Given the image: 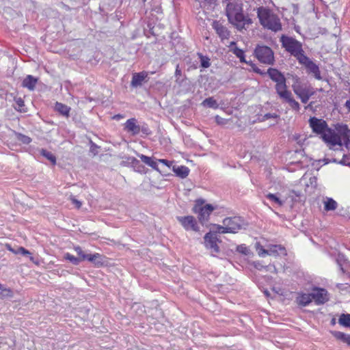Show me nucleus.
Returning a JSON list of instances; mask_svg holds the SVG:
<instances>
[{
	"mask_svg": "<svg viewBox=\"0 0 350 350\" xmlns=\"http://www.w3.org/2000/svg\"><path fill=\"white\" fill-rule=\"evenodd\" d=\"M293 90L295 94L299 96L303 103H308L310 98L314 94L313 91L307 88H303L301 87H294Z\"/></svg>",
	"mask_w": 350,
	"mask_h": 350,
	"instance_id": "f3484780",
	"label": "nucleus"
},
{
	"mask_svg": "<svg viewBox=\"0 0 350 350\" xmlns=\"http://www.w3.org/2000/svg\"><path fill=\"white\" fill-rule=\"evenodd\" d=\"M336 286H337L339 289H342L343 284H338L336 285Z\"/></svg>",
	"mask_w": 350,
	"mask_h": 350,
	"instance_id": "774afa93",
	"label": "nucleus"
},
{
	"mask_svg": "<svg viewBox=\"0 0 350 350\" xmlns=\"http://www.w3.org/2000/svg\"><path fill=\"white\" fill-rule=\"evenodd\" d=\"M38 82V79L32 75H27L23 81L22 86L29 90H33Z\"/></svg>",
	"mask_w": 350,
	"mask_h": 350,
	"instance_id": "4be33fe9",
	"label": "nucleus"
},
{
	"mask_svg": "<svg viewBox=\"0 0 350 350\" xmlns=\"http://www.w3.org/2000/svg\"><path fill=\"white\" fill-rule=\"evenodd\" d=\"M92 258V254H85V256H83V260H88L89 262L91 261Z\"/></svg>",
	"mask_w": 350,
	"mask_h": 350,
	"instance_id": "5fc2aeb1",
	"label": "nucleus"
},
{
	"mask_svg": "<svg viewBox=\"0 0 350 350\" xmlns=\"http://www.w3.org/2000/svg\"><path fill=\"white\" fill-rule=\"evenodd\" d=\"M345 106L350 111V100H347L345 104Z\"/></svg>",
	"mask_w": 350,
	"mask_h": 350,
	"instance_id": "0e129e2a",
	"label": "nucleus"
},
{
	"mask_svg": "<svg viewBox=\"0 0 350 350\" xmlns=\"http://www.w3.org/2000/svg\"><path fill=\"white\" fill-rule=\"evenodd\" d=\"M344 144L347 149L350 150V138L344 139Z\"/></svg>",
	"mask_w": 350,
	"mask_h": 350,
	"instance_id": "4d7b16f0",
	"label": "nucleus"
},
{
	"mask_svg": "<svg viewBox=\"0 0 350 350\" xmlns=\"http://www.w3.org/2000/svg\"><path fill=\"white\" fill-rule=\"evenodd\" d=\"M142 132L145 135H150L152 134L149 126L147 124L143 123L142 125L139 124V133Z\"/></svg>",
	"mask_w": 350,
	"mask_h": 350,
	"instance_id": "37998d69",
	"label": "nucleus"
},
{
	"mask_svg": "<svg viewBox=\"0 0 350 350\" xmlns=\"http://www.w3.org/2000/svg\"><path fill=\"white\" fill-rule=\"evenodd\" d=\"M173 172L176 175L181 178H186L189 174V169L185 165H174L172 167Z\"/></svg>",
	"mask_w": 350,
	"mask_h": 350,
	"instance_id": "412c9836",
	"label": "nucleus"
},
{
	"mask_svg": "<svg viewBox=\"0 0 350 350\" xmlns=\"http://www.w3.org/2000/svg\"><path fill=\"white\" fill-rule=\"evenodd\" d=\"M123 118H124L123 115L118 113V114L115 115L113 117V119L116 120H120V119H122Z\"/></svg>",
	"mask_w": 350,
	"mask_h": 350,
	"instance_id": "680f3d73",
	"label": "nucleus"
},
{
	"mask_svg": "<svg viewBox=\"0 0 350 350\" xmlns=\"http://www.w3.org/2000/svg\"><path fill=\"white\" fill-rule=\"evenodd\" d=\"M309 124L312 131L321 136L329 129L325 120L316 117H311L309 119Z\"/></svg>",
	"mask_w": 350,
	"mask_h": 350,
	"instance_id": "9b49d317",
	"label": "nucleus"
},
{
	"mask_svg": "<svg viewBox=\"0 0 350 350\" xmlns=\"http://www.w3.org/2000/svg\"><path fill=\"white\" fill-rule=\"evenodd\" d=\"M215 120H216V122H217L218 124H221V120H222V118H220L219 116H217L215 117Z\"/></svg>",
	"mask_w": 350,
	"mask_h": 350,
	"instance_id": "69168bd1",
	"label": "nucleus"
},
{
	"mask_svg": "<svg viewBox=\"0 0 350 350\" xmlns=\"http://www.w3.org/2000/svg\"><path fill=\"white\" fill-rule=\"evenodd\" d=\"M64 258L70 261L74 265H78L81 262V259L79 258L75 257L70 253L65 254Z\"/></svg>",
	"mask_w": 350,
	"mask_h": 350,
	"instance_id": "58836bf2",
	"label": "nucleus"
},
{
	"mask_svg": "<svg viewBox=\"0 0 350 350\" xmlns=\"http://www.w3.org/2000/svg\"><path fill=\"white\" fill-rule=\"evenodd\" d=\"M255 267L258 269V270H261L264 267L262 265H261L259 262H256L255 263Z\"/></svg>",
	"mask_w": 350,
	"mask_h": 350,
	"instance_id": "e2e57ef3",
	"label": "nucleus"
},
{
	"mask_svg": "<svg viewBox=\"0 0 350 350\" xmlns=\"http://www.w3.org/2000/svg\"><path fill=\"white\" fill-rule=\"evenodd\" d=\"M132 161L131 167L134 169L135 171L144 173L145 171V167L140 163L139 160L137 159H131Z\"/></svg>",
	"mask_w": 350,
	"mask_h": 350,
	"instance_id": "2f4dec72",
	"label": "nucleus"
},
{
	"mask_svg": "<svg viewBox=\"0 0 350 350\" xmlns=\"http://www.w3.org/2000/svg\"><path fill=\"white\" fill-rule=\"evenodd\" d=\"M299 63L304 65L306 68L307 72L312 75L316 79H322L319 66L313 62L308 56L306 55L304 57H302V59Z\"/></svg>",
	"mask_w": 350,
	"mask_h": 350,
	"instance_id": "9d476101",
	"label": "nucleus"
},
{
	"mask_svg": "<svg viewBox=\"0 0 350 350\" xmlns=\"http://www.w3.org/2000/svg\"><path fill=\"white\" fill-rule=\"evenodd\" d=\"M278 96L280 98L287 102L293 110L296 111H299L300 105L299 103L293 98L291 91L286 90V91H283L282 93Z\"/></svg>",
	"mask_w": 350,
	"mask_h": 350,
	"instance_id": "2eb2a0df",
	"label": "nucleus"
},
{
	"mask_svg": "<svg viewBox=\"0 0 350 350\" xmlns=\"http://www.w3.org/2000/svg\"><path fill=\"white\" fill-rule=\"evenodd\" d=\"M7 92L2 88H0V98H6Z\"/></svg>",
	"mask_w": 350,
	"mask_h": 350,
	"instance_id": "13d9d810",
	"label": "nucleus"
},
{
	"mask_svg": "<svg viewBox=\"0 0 350 350\" xmlns=\"http://www.w3.org/2000/svg\"><path fill=\"white\" fill-rule=\"evenodd\" d=\"M124 130L131 135H137L139 133V124L136 118H132L126 121L124 124Z\"/></svg>",
	"mask_w": 350,
	"mask_h": 350,
	"instance_id": "4468645a",
	"label": "nucleus"
},
{
	"mask_svg": "<svg viewBox=\"0 0 350 350\" xmlns=\"http://www.w3.org/2000/svg\"><path fill=\"white\" fill-rule=\"evenodd\" d=\"M254 55L261 64L269 66L275 64L274 52L268 46L257 44L254 51Z\"/></svg>",
	"mask_w": 350,
	"mask_h": 350,
	"instance_id": "39448f33",
	"label": "nucleus"
},
{
	"mask_svg": "<svg viewBox=\"0 0 350 350\" xmlns=\"http://www.w3.org/2000/svg\"><path fill=\"white\" fill-rule=\"evenodd\" d=\"M213 28L221 40L228 39L230 37V31L224 25L218 21H214L213 23Z\"/></svg>",
	"mask_w": 350,
	"mask_h": 350,
	"instance_id": "dca6fc26",
	"label": "nucleus"
},
{
	"mask_svg": "<svg viewBox=\"0 0 350 350\" xmlns=\"http://www.w3.org/2000/svg\"><path fill=\"white\" fill-rule=\"evenodd\" d=\"M204 203L205 200L204 199H197L192 208L193 213L198 215V221L202 225H204L208 222L211 213L215 208L212 204H204Z\"/></svg>",
	"mask_w": 350,
	"mask_h": 350,
	"instance_id": "20e7f679",
	"label": "nucleus"
},
{
	"mask_svg": "<svg viewBox=\"0 0 350 350\" xmlns=\"http://www.w3.org/2000/svg\"><path fill=\"white\" fill-rule=\"evenodd\" d=\"M131 159H136L135 157H125V159L126 161H122L123 163H128L129 164H130L131 165H132V161L131 160Z\"/></svg>",
	"mask_w": 350,
	"mask_h": 350,
	"instance_id": "6e6d98bb",
	"label": "nucleus"
},
{
	"mask_svg": "<svg viewBox=\"0 0 350 350\" xmlns=\"http://www.w3.org/2000/svg\"><path fill=\"white\" fill-rule=\"evenodd\" d=\"M228 1L225 10L229 23L239 31L245 29L246 25L252 23V19L244 15L243 4L241 2L237 0Z\"/></svg>",
	"mask_w": 350,
	"mask_h": 350,
	"instance_id": "f257e3e1",
	"label": "nucleus"
},
{
	"mask_svg": "<svg viewBox=\"0 0 350 350\" xmlns=\"http://www.w3.org/2000/svg\"><path fill=\"white\" fill-rule=\"evenodd\" d=\"M223 224L228 228H232L233 231H230V233H237L247 226V223L241 217H226L223 220Z\"/></svg>",
	"mask_w": 350,
	"mask_h": 350,
	"instance_id": "1a4fd4ad",
	"label": "nucleus"
},
{
	"mask_svg": "<svg viewBox=\"0 0 350 350\" xmlns=\"http://www.w3.org/2000/svg\"><path fill=\"white\" fill-rule=\"evenodd\" d=\"M280 118V116L277 113H267L262 116L261 118H258L259 122H265V120L270 119V118H274V119H278Z\"/></svg>",
	"mask_w": 350,
	"mask_h": 350,
	"instance_id": "79ce46f5",
	"label": "nucleus"
},
{
	"mask_svg": "<svg viewBox=\"0 0 350 350\" xmlns=\"http://www.w3.org/2000/svg\"><path fill=\"white\" fill-rule=\"evenodd\" d=\"M349 159H350V158H349L347 154H344L342 159L338 161V164L349 166L350 164L349 162H347V160Z\"/></svg>",
	"mask_w": 350,
	"mask_h": 350,
	"instance_id": "49530a36",
	"label": "nucleus"
},
{
	"mask_svg": "<svg viewBox=\"0 0 350 350\" xmlns=\"http://www.w3.org/2000/svg\"><path fill=\"white\" fill-rule=\"evenodd\" d=\"M257 16L263 27L274 32L282 30L280 19L269 8L264 6L258 8Z\"/></svg>",
	"mask_w": 350,
	"mask_h": 350,
	"instance_id": "f03ea898",
	"label": "nucleus"
},
{
	"mask_svg": "<svg viewBox=\"0 0 350 350\" xmlns=\"http://www.w3.org/2000/svg\"><path fill=\"white\" fill-rule=\"evenodd\" d=\"M337 206L338 203L332 198H327L324 201V209L326 211H334Z\"/></svg>",
	"mask_w": 350,
	"mask_h": 350,
	"instance_id": "a878e982",
	"label": "nucleus"
},
{
	"mask_svg": "<svg viewBox=\"0 0 350 350\" xmlns=\"http://www.w3.org/2000/svg\"><path fill=\"white\" fill-rule=\"evenodd\" d=\"M335 129L337 134L343 139L350 138V129L347 124L338 123L335 125Z\"/></svg>",
	"mask_w": 350,
	"mask_h": 350,
	"instance_id": "6ab92c4d",
	"label": "nucleus"
},
{
	"mask_svg": "<svg viewBox=\"0 0 350 350\" xmlns=\"http://www.w3.org/2000/svg\"><path fill=\"white\" fill-rule=\"evenodd\" d=\"M200 59V66L204 68H207L210 66V59L207 56L203 55L202 53H198Z\"/></svg>",
	"mask_w": 350,
	"mask_h": 350,
	"instance_id": "ea45409f",
	"label": "nucleus"
},
{
	"mask_svg": "<svg viewBox=\"0 0 350 350\" xmlns=\"http://www.w3.org/2000/svg\"><path fill=\"white\" fill-rule=\"evenodd\" d=\"M265 76L268 75L269 79L275 83V90L276 93L279 95L283 91L287 89L286 79L284 75L278 68L269 67L267 71H265Z\"/></svg>",
	"mask_w": 350,
	"mask_h": 350,
	"instance_id": "423d86ee",
	"label": "nucleus"
},
{
	"mask_svg": "<svg viewBox=\"0 0 350 350\" xmlns=\"http://www.w3.org/2000/svg\"><path fill=\"white\" fill-rule=\"evenodd\" d=\"M14 101L17 105V107H15V109L20 112H27V110L24 108L25 102L23 99L21 97H14Z\"/></svg>",
	"mask_w": 350,
	"mask_h": 350,
	"instance_id": "f704fd0d",
	"label": "nucleus"
},
{
	"mask_svg": "<svg viewBox=\"0 0 350 350\" xmlns=\"http://www.w3.org/2000/svg\"><path fill=\"white\" fill-rule=\"evenodd\" d=\"M312 301L311 293H303L297 298V301L299 306H306Z\"/></svg>",
	"mask_w": 350,
	"mask_h": 350,
	"instance_id": "393cba45",
	"label": "nucleus"
},
{
	"mask_svg": "<svg viewBox=\"0 0 350 350\" xmlns=\"http://www.w3.org/2000/svg\"><path fill=\"white\" fill-rule=\"evenodd\" d=\"M245 64L250 66L252 71L256 74H258L262 77L265 76V70L260 69L256 64L253 63L252 61H247Z\"/></svg>",
	"mask_w": 350,
	"mask_h": 350,
	"instance_id": "4c0bfd02",
	"label": "nucleus"
},
{
	"mask_svg": "<svg viewBox=\"0 0 350 350\" xmlns=\"http://www.w3.org/2000/svg\"><path fill=\"white\" fill-rule=\"evenodd\" d=\"M27 257H28V258H29V260H30L32 262H33L34 264H36V265H38V264H39V262H38V258H36V257H34L33 256H32V254H31V256H28Z\"/></svg>",
	"mask_w": 350,
	"mask_h": 350,
	"instance_id": "864d4df0",
	"label": "nucleus"
},
{
	"mask_svg": "<svg viewBox=\"0 0 350 350\" xmlns=\"http://www.w3.org/2000/svg\"><path fill=\"white\" fill-rule=\"evenodd\" d=\"M204 241L205 247L211 251V255L214 257L217 256V254L220 252L217 243H221V240L219 239L215 233L210 231L204 235Z\"/></svg>",
	"mask_w": 350,
	"mask_h": 350,
	"instance_id": "6e6552de",
	"label": "nucleus"
},
{
	"mask_svg": "<svg viewBox=\"0 0 350 350\" xmlns=\"http://www.w3.org/2000/svg\"><path fill=\"white\" fill-rule=\"evenodd\" d=\"M158 162L164 164L165 165L167 166L168 167H170V166L172 165L171 161H167L166 159H158Z\"/></svg>",
	"mask_w": 350,
	"mask_h": 350,
	"instance_id": "09e8293b",
	"label": "nucleus"
},
{
	"mask_svg": "<svg viewBox=\"0 0 350 350\" xmlns=\"http://www.w3.org/2000/svg\"><path fill=\"white\" fill-rule=\"evenodd\" d=\"M338 323L345 327H350V314H342L339 317Z\"/></svg>",
	"mask_w": 350,
	"mask_h": 350,
	"instance_id": "473e14b6",
	"label": "nucleus"
},
{
	"mask_svg": "<svg viewBox=\"0 0 350 350\" xmlns=\"http://www.w3.org/2000/svg\"><path fill=\"white\" fill-rule=\"evenodd\" d=\"M138 157L140 158V159L142 160V162H144L145 164H146L148 166H151V165L152 164V162L154 160H152V159L150 157H148L146 155H144V154H138Z\"/></svg>",
	"mask_w": 350,
	"mask_h": 350,
	"instance_id": "c03bdc74",
	"label": "nucleus"
},
{
	"mask_svg": "<svg viewBox=\"0 0 350 350\" xmlns=\"http://www.w3.org/2000/svg\"><path fill=\"white\" fill-rule=\"evenodd\" d=\"M266 198L280 206L284 204V201L281 200L280 198L277 196L276 194L269 193L266 196Z\"/></svg>",
	"mask_w": 350,
	"mask_h": 350,
	"instance_id": "e433bc0d",
	"label": "nucleus"
},
{
	"mask_svg": "<svg viewBox=\"0 0 350 350\" xmlns=\"http://www.w3.org/2000/svg\"><path fill=\"white\" fill-rule=\"evenodd\" d=\"M236 251L245 256H248L250 254V250L245 244L237 245Z\"/></svg>",
	"mask_w": 350,
	"mask_h": 350,
	"instance_id": "a19ab883",
	"label": "nucleus"
},
{
	"mask_svg": "<svg viewBox=\"0 0 350 350\" xmlns=\"http://www.w3.org/2000/svg\"><path fill=\"white\" fill-rule=\"evenodd\" d=\"M204 106L208 107L209 108L217 109L219 105L215 99L213 97H208L204 99L202 103Z\"/></svg>",
	"mask_w": 350,
	"mask_h": 350,
	"instance_id": "7c9ffc66",
	"label": "nucleus"
},
{
	"mask_svg": "<svg viewBox=\"0 0 350 350\" xmlns=\"http://www.w3.org/2000/svg\"><path fill=\"white\" fill-rule=\"evenodd\" d=\"M99 147L94 143H93L92 141H91V146H90V150L92 152H94V154H97V151H96V150L97 148H98Z\"/></svg>",
	"mask_w": 350,
	"mask_h": 350,
	"instance_id": "3c124183",
	"label": "nucleus"
},
{
	"mask_svg": "<svg viewBox=\"0 0 350 350\" xmlns=\"http://www.w3.org/2000/svg\"><path fill=\"white\" fill-rule=\"evenodd\" d=\"M280 41L282 44V46L291 55L295 57L298 62L302 59V57L306 56L301 42L295 38L282 35Z\"/></svg>",
	"mask_w": 350,
	"mask_h": 350,
	"instance_id": "7ed1b4c3",
	"label": "nucleus"
},
{
	"mask_svg": "<svg viewBox=\"0 0 350 350\" xmlns=\"http://www.w3.org/2000/svg\"><path fill=\"white\" fill-rule=\"evenodd\" d=\"M322 161L324 162V164H328V163H331V159H326V158H324Z\"/></svg>",
	"mask_w": 350,
	"mask_h": 350,
	"instance_id": "338daca9",
	"label": "nucleus"
},
{
	"mask_svg": "<svg viewBox=\"0 0 350 350\" xmlns=\"http://www.w3.org/2000/svg\"><path fill=\"white\" fill-rule=\"evenodd\" d=\"M150 167H151L152 169H154V170H157V171L159 172V167H158V165H157V161H153L152 164L151 165V166H150Z\"/></svg>",
	"mask_w": 350,
	"mask_h": 350,
	"instance_id": "052dcab7",
	"label": "nucleus"
},
{
	"mask_svg": "<svg viewBox=\"0 0 350 350\" xmlns=\"http://www.w3.org/2000/svg\"><path fill=\"white\" fill-rule=\"evenodd\" d=\"M40 154L48 159L53 165L56 164V157L52 152L43 148L40 150Z\"/></svg>",
	"mask_w": 350,
	"mask_h": 350,
	"instance_id": "cd10ccee",
	"label": "nucleus"
},
{
	"mask_svg": "<svg viewBox=\"0 0 350 350\" xmlns=\"http://www.w3.org/2000/svg\"><path fill=\"white\" fill-rule=\"evenodd\" d=\"M75 251L79 255L81 261L83 260V256L85 255V253L83 251L82 248L80 246H75L74 247Z\"/></svg>",
	"mask_w": 350,
	"mask_h": 350,
	"instance_id": "a18cd8bd",
	"label": "nucleus"
},
{
	"mask_svg": "<svg viewBox=\"0 0 350 350\" xmlns=\"http://www.w3.org/2000/svg\"><path fill=\"white\" fill-rule=\"evenodd\" d=\"M177 220L186 230L200 232V227L198 226L197 221L193 216H178L177 217Z\"/></svg>",
	"mask_w": 350,
	"mask_h": 350,
	"instance_id": "f8f14e48",
	"label": "nucleus"
},
{
	"mask_svg": "<svg viewBox=\"0 0 350 350\" xmlns=\"http://www.w3.org/2000/svg\"><path fill=\"white\" fill-rule=\"evenodd\" d=\"M232 52L239 59L241 63L247 62V60L245 59V53L242 49L238 47H235L233 49Z\"/></svg>",
	"mask_w": 350,
	"mask_h": 350,
	"instance_id": "c9c22d12",
	"label": "nucleus"
},
{
	"mask_svg": "<svg viewBox=\"0 0 350 350\" xmlns=\"http://www.w3.org/2000/svg\"><path fill=\"white\" fill-rule=\"evenodd\" d=\"M70 200L73 204L76 206L77 208H80L82 206V203L81 201L77 200L74 196H70Z\"/></svg>",
	"mask_w": 350,
	"mask_h": 350,
	"instance_id": "de8ad7c7",
	"label": "nucleus"
},
{
	"mask_svg": "<svg viewBox=\"0 0 350 350\" xmlns=\"http://www.w3.org/2000/svg\"><path fill=\"white\" fill-rule=\"evenodd\" d=\"M14 135L18 141L25 145L29 144L32 141L31 138L29 136L18 132H14Z\"/></svg>",
	"mask_w": 350,
	"mask_h": 350,
	"instance_id": "c756f323",
	"label": "nucleus"
},
{
	"mask_svg": "<svg viewBox=\"0 0 350 350\" xmlns=\"http://www.w3.org/2000/svg\"><path fill=\"white\" fill-rule=\"evenodd\" d=\"M311 295L317 305L323 304L329 300L327 291L325 288H317L311 293Z\"/></svg>",
	"mask_w": 350,
	"mask_h": 350,
	"instance_id": "ddd939ff",
	"label": "nucleus"
},
{
	"mask_svg": "<svg viewBox=\"0 0 350 350\" xmlns=\"http://www.w3.org/2000/svg\"><path fill=\"white\" fill-rule=\"evenodd\" d=\"M148 77V73L145 71L135 72L133 74L131 85L137 88L142 85L143 81Z\"/></svg>",
	"mask_w": 350,
	"mask_h": 350,
	"instance_id": "a211bd4d",
	"label": "nucleus"
},
{
	"mask_svg": "<svg viewBox=\"0 0 350 350\" xmlns=\"http://www.w3.org/2000/svg\"><path fill=\"white\" fill-rule=\"evenodd\" d=\"M182 72L181 70L179 68V65L178 64L175 70V77L177 78V79L179 78V77L181 75Z\"/></svg>",
	"mask_w": 350,
	"mask_h": 350,
	"instance_id": "603ef678",
	"label": "nucleus"
},
{
	"mask_svg": "<svg viewBox=\"0 0 350 350\" xmlns=\"http://www.w3.org/2000/svg\"><path fill=\"white\" fill-rule=\"evenodd\" d=\"M14 297V293L10 288L5 287L3 284L0 288V299L12 298Z\"/></svg>",
	"mask_w": 350,
	"mask_h": 350,
	"instance_id": "c85d7f7f",
	"label": "nucleus"
},
{
	"mask_svg": "<svg viewBox=\"0 0 350 350\" xmlns=\"http://www.w3.org/2000/svg\"><path fill=\"white\" fill-rule=\"evenodd\" d=\"M213 231H212V232L215 233L216 234V233H221V234H224V233H230V231H233L232 230V228H228L226 226H220V225H218V224H213Z\"/></svg>",
	"mask_w": 350,
	"mask_h": 350,
	"instance_id": "bb28decb",
	"label": "nucleus"
},
{
	"mask_svg": "<svg viewBox=\"0 0 350 350\" xmlns=\"http://www.w3.org/2000/svg\"><path fill=\"white\" fill-rule=\"evenodd\" d=\"M55 109L61 115L66 117L70 116V107H68V105L57 102L55 104Z\"/></svg>",
	"mask_w": 350,
	"mask_h": 350,
	"instance_id": "b1692460",
	"label": "nucleus"
},
{
	"mask_svg": "<svg viewBox=\"0 0 350 350\" xmlns=\"http://www.w3.org/2000/svg\"><path fill=\"white\" fill-rule=\"evenodd\" d=\"M272 252V251H269V250H265V249H262V252H259V255L260 256H262L263 254H268V255H271V253Z\"/></svg>",
	"mask_w": 350,
	"mask_h": 350,
	"instance_id": "bf43d9fd",
	"label": "nucleus"
},
{
	"mask_svg": "<svg viewBox=\"0 0 350 350\" xmlns=\"http://www.w3.org/2000/svg\"><path fill=\"white\" fill-rule=\"evenodd\" d=\"M330 333L337 340L341 341L350 347V334L339 331H331Z\"/></svg>",
	"mask_w": 350,
	"mask_h": 350,
	"instance_id": "aec40b11",
	"label": "nucleus"
},
{
	"mask_svg": "<svg viewBox=\"0 0 350 350\" xmlns=\"http://www.w3.org/2000/svg\"><path fill=\"white\" fill-rule=\"evenodd\" d=\"M105 257L103 255L99 253L92 254V258L90 262L92 263L96 267H103L105 265Z\"/></svg>",
	"mask_w": 350,
	"mask_h": 350,
	"instance_id": "5701e85b",
	"label": "nucleus"
},
{
	"mask_svg": "<svg viewBox=\"0 0 350 350\" xmlns=\"http://www.w3.org/2000/svg\"><path fill=\"white\" fill-rule=\"evenodd\" d=\"M8 248L10 251L16 254H21L27 257L28 256H31V252L23 247H18L16 250L12 249L10 245L8 247Z\"/></svg>",
	"mask_w": 350,
	"mask_h": 350,
	"instance_id": "72a5a7b5",
	"label": "nucleus"
},
{
	"mask_svg": "<svg viewBox=\"0 0 350 350\" xmlns=\"http://www.w3.org/2000/svg\"><path fill=\"white\" fill-rule=\"evenodd\" d=\"M322 139L327 144L330 150L337 151L342 150L341 137L334 130L329 128L321 136Z\"/></svg>",
	"mask_w": 350,
	"mask_h": 350,
	"instance_id": "0eeeda50",
	"label": "nucleus"
},
{
	"mask_svg": "<svg viewBox=\"0 0 350 350\" xmlns=\"http://www.w3.org/2000/svg\"><path fill=\"white\" fill-rule=\"evenodd\" d=\"M344 260L343 255L339 254L338 256V258H336V263L339 267H341L342 265V261Z\"/></svg>",
	"mask_w": 350,
	"mask_h": 350,
	"instance_id": "8fccbe9b",
	"label": "nucleus"
}]
</instances>
